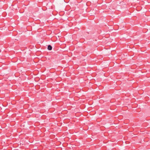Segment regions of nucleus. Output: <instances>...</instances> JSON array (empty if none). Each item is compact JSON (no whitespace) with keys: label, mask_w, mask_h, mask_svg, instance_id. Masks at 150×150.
Listing matches in <instances>:
<instances>
[{"label":"nucleus","mask_w":150,"mask_h":150,"mask_svg":"<svg viewBox=\"0 0 150 150\" xmlns=\"http://www.w3.org/2000/svg\"><path fill=\"white\" fill-rule=\"evenodd\" d=\"M52 47L50 45H48L47 47V49L49 50H51L52 49Z\"/></svg>","instance_id":"nucleus-1"}]
</instances>
